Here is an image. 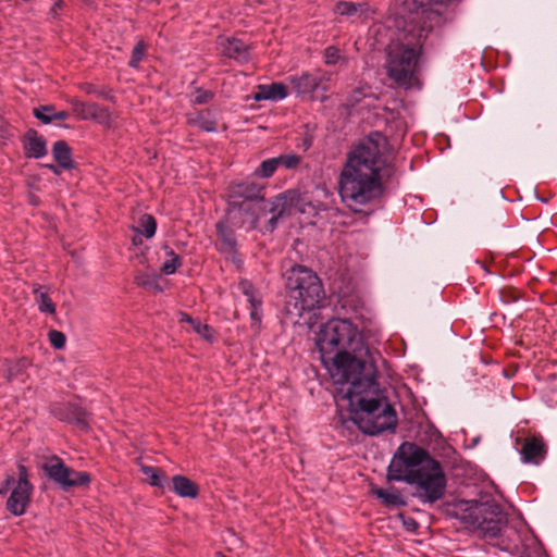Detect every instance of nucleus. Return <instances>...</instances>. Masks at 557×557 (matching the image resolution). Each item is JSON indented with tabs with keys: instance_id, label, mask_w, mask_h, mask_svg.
Masks as SVG:
<instances>
[{
	"instance_id": "f257e3e1",
	"label": "nucleus",
	"mask_w": 557,
	"mask_h": 557,
	"mask_svg": "<svg viewBox=\"0 0 557 557\" xmlns=\"http://www.w3.org/2000/svg\"><path fill=\"white\" fill-rule=\"evenodd\" d=\"M345 377L332 379L337 385L335 398L346 401L352 413V421L368 435L394 432L397 426V413L389 404L384 388L376 382L373 371L361 361L359 369L351 367L343 370Z\"/></svg>"
},
{
	"instance_id": "f03ea898",
	"label": "nucleus",
	"mask_w": 557,
	"mask_h": 557,
	"mask_svg": "<svg viewBox=\"0 0 557 557\" xmlns=\"http://www.w3.org/2000/svg\"><path fill=\"white\" fill-rule=\"evenodd\" d=\"M385 139L379 133L370 134L347 153L338 178L342 201L355 212L379 199L383 191L387 160L382 151Z\"/></svg>"
},
{
	"instance_id": "7ed1b4c3",
	"label": "nucleus",
	"mask_w": 557,
	"mask_h": 557,
	"mask_svg": "<svg viewBox=\"0 0 557 557\" xmlns=\"http://www.w3.org/2000/svg\"><path fill=\"white\" fill-rule=\"evenodd\" d=\"M317 346L320 359L332 379L345 377L343 370L359 369L369 349L358 329L347 319H331L320 330Z\"/></svg>"
},
{
	"instance_id": "20e7f679",
	"label": "nucleus",
	"mask_w": 557,
	"mask_h": 557,
	"mask_svg": "<svg viewBox=\"0 0 557 557\" xmlns=\"http://www.w3.org/2000/svg\"><path fill=\"white\" fill-rule=\"evenodd\" d=\"M426 38L424 27H409L396 42L388 46L386 74L399 87H413L418 82V64Z\"/></svg>"
},
{
	"instance_id": "39448f33",
	"label": "nucleus",
	"mask_w": 557,
	"mask_h": 557,
	"mask_svg": "<svg viewBox=\"0 0 557 557\" xmlns=\"http://www.w3.org/2000/svg\"><path fill=\"white\" fill-rule=\"evenodd\" d=\"M287 298L285 311L293 318L320 308L325 292L320 277L305 265H295L286 274Z\"/></svg>"
},
{
	"instance_id": "423d86ee",
	"label": "nucleus",
	"mask_w": 557,
	"mask_h": 557,
	"mask_svg": "<svg viewBox=\"0 0 557 557\" xmlns=\"http://www.w3.org/2000/svg\"><path fill=\"white\" fill-rule=\"evenodd\" d=\"M387 478L391 481L406 482L416 486V495L422 503L433 504L440 500L446 491V476L437 460H429L423 468L405 473L404 469L395 462L388 467Z\"/></svg>"
},
{
	"instance_id": "0eeeda50",
	"label": "nucleus",
	"mask_w": 557,
	"mask_h": 557,
	"mask_svg": "<svg viewBox=\"0 0 557 557\" xmlns=\"http://www.w3.org/2000/svg\"><path fill=\"white\" fill-rule=\"evenodd\" d=\"M264 185L245 181L233 183L227 188L228 206L232 210H238L245 215L244 223L255 228L261 219L260 211L265 202Z\"/></svg>"
},
{
	"instance_id": "6e6552de",
	"label": "nucleus",
	"mask_w": 557,
	"mask_h": 557,
	"mask_svg": "<svg viewBox=\"0 0 557 557\" xmlns=\"http://www.w3.org/2000/svg\"><path fill=\"white\" fill-rule=\"evenodd\" d=\"M307 207H311L310 202L306 201L305 197L298 190L288 189L275 196L271 200L265 201L260 214L261 218H264L267 214H271L265 230L268 232H273L280 220L295 213H306Z\"/></svg>"
},
{
	"instance_id": "1a4fd4ad",
	"label": "nucleus",
	"mask_w": 557,
	"mask_h": 557,
	"mask_svg": "<svg viewBox=\"0 0 557 557\" xmlns=\"http://www.w3.org/2000/svg\"><path fill=\"white\" fill-rule=\"evenodd\" d=\"M465 519L468 520L473 528L490 537L498 536L506 524V518L500 507L491 502H471Z\"/></svg>"
},
{
	"instance_id": "9d476101",
	"label": "nucleus",
	"mask_w": 557,
	"mask_h": 557,
	"mask_svg": "<svg viewBox=\"0 0 557 557\" xmlns=\"http://www.w3.org/2000/svg\"><path fill=\"white\" fill-rule=\"evenodd\" d=\"M17 470V480L13 474L5 475L3 486L0 487V495L5 494L10 486L14 485L7 500V509L13 516L20 517L26 512L34 486L29 481L28 470L23 463H18Z\"/></svg>"
},
{
	"instance_id": "9b49d317",
	"label": "nucleus",
	"mask_w": 557,
	"mask_h": 557,
	"mask_svg": "<svg viewBox=\"0 0 557 557\" xmlns=\"http://www.w3.org/2000/svg\"><path fill=\"white\" fill-rule=\"evenodd\" d=\"M435 460L429 453L414 443H403L394 455V458L388 467L397 462L405 471L411 473L414 469L423 468L426 461Z\"/></svg>"
},
{
	"instance_id": "f8f14e48",
	"label": "nucleus",
	"mask_w": 557,
	"mask_h": 557,
	"mask_svg": "<svg viewBox=\"0 0 557 557\" xmlns=\"http://www.w3.org/2000/svg\"><path fill=\"white\" fill-rule=\"evenodd\" d=\"M50 412L58 420L74 424L79 430H88V417L86 411L74 403H54L50 406Z\"/></svg>"
},
{
	"instance_id": "ddd939ff",
	"label": "nucleus",
	"mask_w": 557,
	"mask_h": 557,
	"mask_svg": "<svg viewBox=\"0 0 557 557\" xmlns=\"http://www.w3.org/2000/svg\"><path fill=\"white\" fill-rule=\"evenodd\" d=\"M72 112L79 120H94L98 123H104L109 120V112L103 107L95 102H83L77 99H71Z\"/></svg>"
},
{
	"instance_id": "4468645a",
	"label": "nucleus",
	"mask_w": 557,
	"mask_h": 557,
	"mask_svg": "<svg viewBox=\"0 0 557 557\" xmlns=\"http://www.w3.org/2000/svg\"><path fill=\"white\" fill-rule=\"evenodd\" d=\"M42 469L48 478L57 485H59L63 491H69L71 488V484H75V482L67 481V475L71 473V468L67 467L58 456H52L49 458L45 462Z\"/></svg>"
},
{
	"instance_id": "2eb2a0df",
	"label": "nucleus",
	"mask_w": 557,
	"mask_h": 557,
	"mask_svg": "<svg viewBox=\"0 0 557 557\" xmlns=\"http://www.w3.org/2000/svg\"><path fill=\"white\" fill-rule=\"evenodd\" d=\"M547 448L542 437L531 436L524 440L520 455L524 463L540 465L546 457Z\"/></svg>"
},
{
	"instance_id": "dca6fc26",
	"label": "nucleus",
	"mask_w": 557,
	"mask_h": 557,
	"mask_svg": "<svg viewBox=\"0 0 557 557\" xmlns=\"http://www.w3.org/2000/svg\"><path fill=\"white\" fill-rule=\"evenodd\" d=\"M24 153L27 158L40 159L47 154V141L37 131L28 129L22 138Z\"/></svg>"
},
{
	"instance_id": "f3484780",
	"label": "nucleus",
	"mask_w": 557,
	"mask_h": 557,
	"mask_svg": "<svg viewBox=\"0 0 557 557\" xmlns=\"http://www.w3.org/2000/svg\"><path fill=\"white\" fill-rule=\"evenodd\" d=\"M295 92L299 96H308L315 91L321 85V77L304 72L300 75H292L288 77Z\"/></svg>"
},
{
	"instance_id": "a211bd4d",
	"label": "nucleus",
	"mask_w": 557,
	"mask_h": 557,
	"mask_svg": "<svg viewBox=\"0 0 557 557\" xmlns=\"http://www.w3.org/2000/svg\"><path fill=\"white\" fill-rule=\"evenodd\" d=\"M288 96L286 86L283 83H271L258 85L257 91L251 96L255 101H280Z\"/></svg>"
},
{
	"instance_id": "6ab92c4d",
	"label": "nucleus",
	"mask_w": 557,
	"mask_h": 557,
	"mask_svg": "<svg viewBox=\"0 0 557 557\" xmlns=\"http://www.w3.org/2000/svg\"><path fill=\"white\" fill-rule=\"evenodd\" d=\"M238 289L246 296L250 305V318L260 323L262 318V299L257 295L256 288L248 280L238 283Z\"/></svg>"
},
{
	"instance_id": "aec40b11",
	"label": "nucleus",
	"mask_w": 557,
	"mask_h": 557,
	"mask_svg": "<svg viewBox=\"0 0 557 557\" xmlns=\"http://www.w3.org/2000/svg\"><path fill=\"white\" fill-rule=\"evenodd\" d=\"M188 125L196 126L207 133H215L218 131L216 120L212 111L200 110L186 115Z\"/></svg>"
},
{
	"instance_id": "412c9836",
	"label": "nucleus",
	"mask_w": 557,
	"mask_h": 557,
	"mask_svg": "<svg viewBox=\"0 0 557 557\" xmlns=\"http://www.w3.org/2000/svg\"><path fill=\"white\" fill-rule=\"evenodd\" d=\"M216 234L220 240L219 250L222 253L234 255L237 251V242L235 233L231 226L224 221H220L215 224Z\"/></svg>"
},
{
	"instance_id": "4be33fe9",
	"label": "nucleus",
	"mask_w": 557,
	"mask_h": 557,
	"mask_svg": "<svg viewBox=\"0 0 557 557\" xmlns=\"http://www.w3.org/2000/svg\"><path fill=\"white\" fill-rule=\"evenodd\" d=\"M223 55L244 62L249 58L247 46L237 38H224L220 42Z\"/></svg>"
},
{
	"instance_id": "5701e85b",
	"label": "nucleus",
	"mask_w": 557,
	"mask_h": 557,
	"mask_svg": "<svg viewBox=\"0 0 557 557\" xmlns=\"http://www.w3.org/2000/svg\"><path fill=\"white\" fill-rule=\"evenodd\" d=\"M52 154L58 165L64 170H71L74 168L72 160V151L65 140H58L53 144Z\"/></svg>"
},
{
	"instance_id": "b1692460",
	"label": "nucleus",
	"mask_w": 557,
	"mask_h": 557,
	"mask_svg": "<svg viewBox=\"0 0 557 557\" xmlns=\"http://www.w3.org/2000/svg\"><path fill=\"white\" fill-rule=\"evenodd\" d=\"M173 491L181 497L195 498L198 496V486L184 475L172 478Z\"/></svg>"
},
{
	"instance_id": "393cba45",
	"label": "nucleus",
	"mask_w": 557,
	"mask_h": 557,
	"mask_svg": "<svg viewBox=\"0 0 557 557\" xmlns=\"http://www.w3.org/2000/svg\"><path fill=\"white\" fill-rule=\"evenodd\" d=\"M35 301L38 306V310L41 313L46 314H54L55 313V304L52 301L51 297L48 294V289L45 286L38 285L34 288Z\"/></svg>"
},
{
	"instance_id": "a878e982",
	"label": "nucleus",
	"mask_w": 557,
	"mask_h": 557,
	"mask_svg": "<svg viewBox=\"0 0 557 557\" xmlns=\"http://www.w3.org/2000/svg\"><path fill=\"white\" fill-rule=\"evenodd\" d=\"M34 115L44 124H49L53 120H66L70 116V113L67 111L55 112L52 106H40L34 109Z\"/></svg>"
},
{
	"instance_id": "bb28decb",
	"label": "nucleus",
	"mask_w": 557,
	"mask_h": 557,
	"mask_svg": "<svg viewBox=\"0 0 557 557\" xmlns=\"http://www.w3.org/2000/svg\"><path fill=\"white\" fill-rule=\"evenodd\" d=\"M159 275L154 272H139L135 275V283L149 290L161 293L163 287L159 282Z\"/></svg>"
},
{
	"instance_id": "cd10ccee",
	"label": "nucleus",
	"mask_w": 557,
	"mask_h": 557,
	"mask_svg": "<svg viewBox=\"0 0 557 557\" xmlns=\"http://www.w3.org/2000/svg\"><path fill=\"white\" fill-rule=\"evenodd\" d=\"M373 494L383 500L384 504L399 507L404 506L405 502L400 495L399 492L395 490H384V488H376L373 491Z\"/></svg>"
},
{
	"instance_id": "c85d7f7f",
	"label": "nucleus",
	"mask_w": 557,
	"mask_h": 557,
	"mask_svg": "<svg viewBox=\"0 0 557 557\" xmlns=\"http://www.w3.org/2000/svg\"><path fill=\"white\" fill-rule=\"evenodd\" d=\"M278 168V163L275 158L263 160L258 168L252 172V175L258 178L271 177Z\"/></svg>"
},
{
	"instance_id": "c756f323",
	"label": "nucleus",
	"mask_w": 557,
	"mask_h": 557,
	"mask_svg": "<svg viewBox=\"0 0 557 557\" xmlns=\"http://www.w3.org/2000/svg\"><path fill=\"white\" fill-rule=\"evenodd\" d=\"M157 230V221L151 214H143L139 218V228L137 230L146 238L154 236Z\"/></svg>"
},
{
	"instance_id": "7c9ffc66",
	"label": "nucleus",
	"mask_w": 557,
	"mask_h": 557,
	"mask_svg": "<svg viewBox=\"0 0 557 557\" xmlns=\"http://www.w3.org/2000/svg\"><path fill=\"white\" fill-rule=\"evenodd\" d=\"M166 256L169 257L161 267V272L165 275H171L176 272V270L182 265L181 258L177 253H175L172 249L166 251Z\"/></svg>"
},
{
	"instance_id": "2f4dec72",
	"label": "nucleus",
	"mask_w": 557,
	"mask_h": 557,
	"mask_svg": "<svg viewBox=\"0 0 557 557\" xmlns=\"http://www.w3.org/2000/svg\"><path fill=\"white\" fill-rule=\"evenodd\" d=\"M141 471L152 486H163L164 476L158 468L151 466H143Z\"/></svg>"
},
{
	"instance_id": "473e14b6",
	"label": "nucleus",
	"mask_w": 557,
	"mask_h": 557,
	"mask_svg": "<svg viewBox=\"0 0 557 557\" xmlns=\"http://www.w3.org/2000/svg\"><path fill=\"white\" fill-rule=\"evenodd\" d=\"M67 481L75 482V484H71L72 487L87 486L89 485L91 478L90 474L86 471H75L71 468V473L67 475Z\"/></svg>"
},
{
	"instance_id": "72a5a7b5",
	"label": "nucleus",
	"mask_w": 557,
	"mask_h": 557,
	"mask_svg": "<svg viewBox=\"0 0 557 557\" xmlns=\"http://www.w3.org/2000/svg\"><path fill=\"white\" fill-rule=\"evenodd\" d=\"M366 4H357L349 1H339L335 7V12L343 16H352L359 9Z\"/></svg>"
},
{
	"instance_id": "f704fd0d",
	"label": "nucleus",
	"mask_w": 557,
	"mask_h": 557,
	"mask_svg": "<svg viewBox=\"0 0 557 557\" xmlns=\"http://www.w3.org/2000/svg\"><path fill=\"white\" fill-rule=\"evenodd\" d=\"M275 159L278 163V166H284L288 170L297 168L301 162V158L296 153L281 154L275 157Z\"/></svg>"
},
{
	"instance_id": "c9c22d12",
	"label": "nucleus",
	"mask_w": 557,
	"mask_h": 557,
	"mask_svg": "<svg viewBox=\"0 0 557 557\" xmlns=\"http://www.w3.org/2000/svg\"><path fill=\"white\" fill-rule=\"evenodd\" d=\"M193 331L200 335L202 338L212 342L214 339L213 330L208 324L202 323L200 320H196L190 325Z\"/></svg>"
},
{
	"instance_id": "e433bc0d",
	"label": "nucleus",
	"mask_w": 557,
	"mask_h": 557,
	"mask_svg": "<svg viewBox=\"0 0 557 557\" xmlns=\"http://www.w3.org/2000/svg\"><path fill=\"white\" fill-rule=\"evenodd\" d=\"M25 363L23 361L8 362L7 363V380L9 382L17 379L24 373Z\"/></svg>"
},
{
	"instance_id": "4c0bfd02",
	"label": "nucleus",
	"mask_w": 557,
	"mask_h": 557,
	"mask_svg": "<svg viewBox=\"0 0 557 557\" xmlns=\"http://www.w3.org/2000/svg\"><path fill=\"white\" fill-rule=\"evenodd\" d=\"M145 51H146V45L144 41H138L135 47L133 48L132 50V55H131V60H129V63L128 65L131 67H134L136 69L138 66V64L140 63V61L143 60V57L145 54Z\"/></svg>"
},
{
	"instance_id": "58836bf2",
	"label": "nucleus",
	"mask_w": 557,
	"mask_h": 557,
	"mask_svg": "<svg viewBox=\"0 0 557 557\" xmlns=\"http://www.w3.org/2000/svg\"><path fill=\"white\" fill-rule=\"evenodd\" d=\"M214 98V94L210 90L196 88L195 96L191 99L193 104L201 106L209 103Z\"/></svg>"
},
{
	"instance_id": "ea45409f",
	"label": "nucleus",
	"mask_w": 557,
	"mask_h": 557,
	"mask_svg": "<svg viewBox=\"0 0 557 557\" xmlns=\"http://www.w3.org/2000/svg\"><path fill=\"white\" fill-rule=\"evenodd\" d=\"M49 341L52 347L55 349H62L65 346V335L57 330H52L49 332Z\"/></svg>"
},
{
	"instance_id": "a19ab883",
	"label": "nucleus",
	"mask_w": 557,
	"mask_h": 557,
	"mask_svg": "<svg viewBox=\"0 0 557 557\" xmlns=\"http://www.w3.org/2000/svg\"><path fill=\"white\" fill-rule=\"evenodd\" d=\"M341 51L334 46H330L324 50V62L327 65H334L339 61Z\"/></svg>"
},
{
	"instance_id": "79ce46f5",
	"label": "nucleus",
	"mask_w": 557,
	"mask_h": 557,
	"mask_svg": "<svg viewBox=\"0 0 557 557\" xmlns=\"http://www.w3.org/2000/svg\"><path fill=\"white\" fill-rule=\"evenodd\" d=\"M62 7L63 0H57L50 9V14L55 17L58 15V11L61 10Z\"/></svg>"
},
{
	"instance_id": "37998d69",
	"label": "nucleus",
	"mask_w": 557,
	"mask_h": 557,
	"mask_svg": "<svg viewBox=\"0 0 557 557\" xmlns=\"http://www.w3.org/2000/svg\"><path fill=\"white\" fill-rule=\"evenodd\" d=\"M197 319H193L189 314L185 313V312H181L180 313V322H186L188 324H193V322H195Z\"/></svg>"
},
{
	"instance_id": "c03bdc74",
	"label": "nucleus",
	"mask_w": 557,
	"mask_h": 557,
	"mask_svg": "<svg viewBox=\"0 0 557 557\" xmlns=\"http://www.w3.org/2000/svg\"><path fill=\"white\" fill-rule=\"evenodd\" d=\"M360 97H361V90L356 89V90L354 91V94L351 95V101H352V104H354L355 102H358V101L360 100Z\"/></svg>"
},
{
	"instance_id": "a18cd8bd",
	"label": "nucleus",
	"mask_w": 557,
	"mask_h": 557,
	"mask_svg": "<svg viewBox=\"0 0 557 557\" xmlns=\"http://www.w3.org/2000/svg\"><path fill=\"white\" fill-rule=\"evenodd\" d=\"M49 170H51L54 174H59L58 168L53 164L47 165Z\"/></svg>"
},
{
	"instance_id": "49530a36",
	"label": "nucleus",
	"mask_w": 557,
	"mask_h": 557,
	"mask_svg": "<svg viewBox=\"0 0 557 557\" xmlns=\"http://www.w3.org/2000/svg\"><path fill=\"white\" fill-rule=\"evenodd\" d=\"M83 1H84L85 3H87V4H92V3H95V0H83Z\"/></svg>"
},
{
	"instance_id": "de8ad7c7",
	"label": "nucleus",
	"mask_w": 557,
	"mask_h": 557,
	"mask_svg": "<svg viewBox=\"0 0 557 557\" xmlns=\"http://www.w3.org/2000/svg\"><path fill=\"white\" fill-rule=\"evenodd\" d=\"M311 143H305V148L308 149L310 147Z\"/></svg>"
},
{
	"instance_id": "09e8293b",
	"label": "nucleus",
	"mask_w": 557,
	"mask_h": 557,
	"mask_svg": "<svg viewBox=\"0 0 557 557\" xmlns=\"http://www.w3.org/2000/svg\"><path fill=\"white\" fill-rule=\"evenodd\" d=\"M53 114V112L49 113V112H44V115H51Z\"/></svg>"
}]
</instances>
